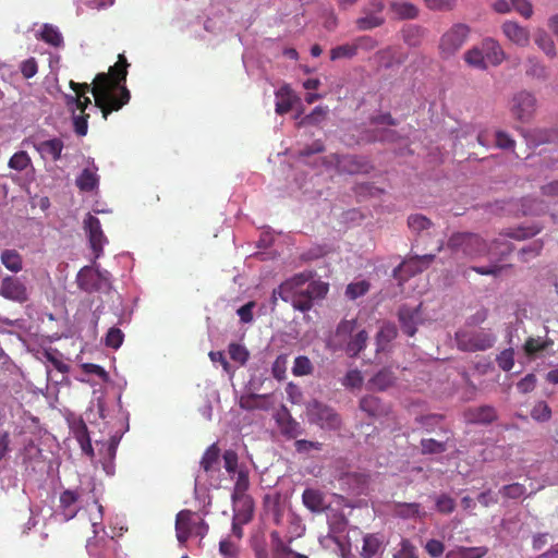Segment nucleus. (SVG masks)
Wrapping results in <instances>:
<instances>
[{"label":"nucleus","instance_id":"f257e3e1","mask_svg":"<svg viewBox=\"0 0 558 558\" xmlns=\"http://www.w3.org/2000/svg\"><path fill=\"white\" fill-rule=\"evenodd\" d=\"M129 63L124 54H119L118 61L109 68L107 73H98L93 86L87 83H76L70 81V87L75 96L68 97V105L75 104L81 110L80 116H75L74 130L78 136L87 133V120L89 114L85 113L86 108L92 105L89 97L86 96L90 92L95 98V107L98 108L105 120L113 111H119L131 99L130 90L125 86Z\"/></svg>","mask_w":558,"mask_h":558},{"label":"nucleus","instance_id":"f03ea898","mask_svg":"<svg viewBox=\"0 0 558 558\" xmlns=\"http://www.w3.org/2000/svg\"><path fill=\"white\" fill-rule=\"evenodd\" d=\"M311 272H300L280 284V299L290 302L294 310L308 312L314 300L324 299L328 293V284L323 281H311Z\"/></svg>","mask_w":558,"mask_h":558},{"label":"nucleus","instance_id":"7ed1b4c3","mask_svg":"<svg viewBox=\"0 0 558 558\" xmlns=\"http://www.w3.org/2000/svg\"><path fill=\"white\" fill-rule=\"evenodd\" d=\"M494 241L488 244L482 236L472 232H454L447 241V248L452 255L462 254L463 256L475 259L489 255Z\"/></svg>","mask_w":558,"mask_h":558},{"label":"nucleus","instance_id":"20e7f679","mask_svg":"<svg viewBox=\"0 0 558 558\" xmlns=\"http://www.w3.org/2000/svg\"><path fill=\"white\" fill-rule=\"evenodd\" d=\"M470 34V27L463 23H456L440 37L438 44L439 54L442 59L456 56L464 46Z\"/></svg>","mask_w":558,"mask_h":558},{"label":"nucleus","instance_id":"39448f33","mask_svg":"<svg viewBox=\"0 0 558 558\" xmlns=\"http://www.w3.org/2000/svg\"><path fill=\"white\" fill-rule=\"evenodd\" d=\"M456 341L461 351L475 352L490 349L496 338L484 330H459L456 332Z\"/></svg>","mask_w":558,"mask_h":558},{"label":"nucleus","instance_id":"423d86ee","mask_svg":"<svg viewBox=\"0 0 558 558\" xmlns=\"http://www.w3.org/2000/svg\"><path fill=\"white\" fill-rule=\"evenodd\" d=\"M76 283L86 293L107 291L111 287L110 272L84 266L76 276Z\"/></svg>","mask_w":558,"mask_h":558},{"label":"nucleus","instance_id":"0eeeda50","mask_svg":"<svg viewBox=\"0 0 558 558\" xmlns=\"http://www.w3.org/2000/svg\"><path fill=\"white\" fill-rule=\"evenodd\" d=\"M234 475H236V477L232 492L233 507H244L245 513L242 521L248 522L253 517V501L246 495L250 487L248 471L245 466H241Z\"/></svg>","mask_w":558,"mask_h":558},{"label":"nucleus","instance_id":"6e6552de","mask_svg":"<svg viewBox=\"0 0 558 558\" xmlns=\"http://www.w3.org/2000/svg\"><path fill=\"white\" fill-rule=\"evenodd\" d=\"M310 421L324 429L336 430L341 426L340 415L329 405L313 401L307 408Z\"/></svg>","mask_w":558,"mask_h":558},{"label":"nucleus","instance_id":"1a4fd4ad","mask_svg":"<svg viewBox=\"0 0 558 558\" xmlns=\"http://www.w3.org/2000/svg\"><path fill=\"white\" fill-rule=\"evenodd\" d=\"M536 107L537 100L535 96L530 92L520 90L511 99L510 112L515 120L526 123L533 119Z\"/></svg>","mask_w":558,"mask_h":558},{"label":"nucleus","instance_id":"9d476101","mask_svg":"<svg viewBox=\"0 0 558 558\" xmlns=\"http://www.w3.org/2000/svg\"><path fill=\"white\" fill-rule=\"evenodd\" d=\"M435 254L413 255L403 260L395 269V276H397L398 272H402L403 275L401 276V279L413 277L427 269L429 265L435 260Z\"/></svg>","mask_w":558,"mask_h":558},{"label":"nucleus","instance_id":"9b49d317","mask_svg":"<svg viewBox=\"0 0 558 558\" xmlns=\"http://www.w3.org/2000/svg\"><path fill=\"white\" fill-rule=\"evenodd\" d=\"M84 229L87 232L88 241L95 258H99L102 254L104 245L107 243V238L101 230L99 219L88 214L84 219Z\"/></svg>","mask_w":558,"mask_h":558},{"label":"nucleus","instance_id":"f8f14e48","mask_svg":"<svg viewBox=\"0 0 558 558\" xmlns=\"http://www.w3.org/2000/svg\"><path fill=\"white\" fill-rule=\"evenodd\" d=\"M468 424L488 425L497 421L498 414L493 405L470 407L463 412Z\"/></svg>","mask_w":558,"mask_h":558},{"label":"nucleus","instance_id":"ddd939ff","mask_svg":"<svg viewBox=\"0 0 558 558\" xmlns=\"http://www.w3.org/2000/svg\"><path fill=\"white\" fill-rule=\"evenodd\" d=\"M0 294L11 301L23 303L27 300V290L17 278L5 277L0 286Z\"/></svg>","mask_w":558,"mask_h":558},{"label":"nucleus","instance_id":"4468645a","mask_svg":"<svg viewBox=\"0 0 558 558\" xmlns=\"http://www.w3.org/2000/svg\"><path fill=\"white\" fill-rule=\"evenodd\" d=\"M33 146L44 160H51L53 162L60 160L64 148L63 141L59 137L34 142Z\"/></svg>","mask_w":558,"mask_h":558},{"label":"nucleus","instance_id":"2eb2a0df","mask_svg":"<svg viewBox=\"0 0 558 558\" xmlns=\"http://www.w3.org/2000/svg\"><path fill=\"white\" fill-rule=\"evenodd\" d=\"M506 38L519 47H526L530 44V31L513 21H506L501 25Z\"/></svg>","mask_w":558,"mask_h":558},{"label":"nucleus","instance_id":"dca6fc26","mask_svg":"<svg viewBox=\"0 0 558 558\" xmlns=\"http://www.w3.org/2000/svg\"><path fill=\"white\" fill-rule=\"evenodd\" d=\"M389 14L391 19L404 21V20H415L418 17L420 9L412 2L403 1V0H392L388 5Z\"/></svg>","mask_w":558,"mask_h":558},{"label":"nucleus","instance_id":"f3484780","mask_svg":"<svg viewBox=\"0 0 558 558\" xmlns=\"http://www.w3.org/2000/svg\"><path fill=\"white\" fill-rule=\"evenodd\" d=\"M420 307L415 308L403 305L399 308L398 317L402 331L409 337H413L416 332V325L420 319Z\"/></svg>","mask_w":558,"mask_h":558},{"label":"nucleus","instance_id":"a211bd4d","mask_svg":"<svg viewBox=\"0 0 558 558\" xmlns=\"http://www.w3.org/2000/svg\"><path fill=\"white\" fill-rule=\"evenodd\" d=\"M276 420L281 434L288 438H296L303 432L300 424L291 416L286 408L281 413H278Z\"/></svg>","mask_w":558,"mask_h":558},{"label":"nucleus","instance_id":"6ab92c4d","mask_svg":"<svg viewBox=\"0 0 558 558\" xmlns=\"http://www.w3.org/2000/svg\"><path fill=\"white\" fill-rule=\"evenodd\" d=\"M337 167L340 172L354 174L367 172L368 163L357 156L347 155L338 159Z\"/></svg>","mask_w":558,"mask_h":558},{"label":"nucleus","instance_id":"aec40b11","mask_svg":"<svg viewBox=\"0 0 558 558\" xmlns=\"http://www.w3.org/2000/svg\"><path fill=\"white\" fill-rule=\"evenodd\" d=\"M199 464L207 474H213L220 470V448L217 442L211 444L205 450Z\"/></svg>","mask_w":558,"mask_h":558},{"label":"nucleus","instance_id":"412c9836","mask_svg":"<svg viewBox=\"0 0 558 558\" xmlns=\"http://www.w3.org/2000/svg\"><path fill=\"white\" fill-rule=\"evenodd\" d=\"M80 498V494L77 490L66 489L60 495V508L61 514L63 515L65 521L73 519L78 511V508L75 506Z\"/></svg>","mask_w":558,"mask_h":558},{"label":"nucleus","instance_id":"4be33fe9","mask_svg":"<svg viewBox=\"0 0 558 558\" xmlns=\"http://www.w3.org/2000/svg\"><path fill=\"white\" fill-rule=\"evenodd\" d=\"M302 502L312 512L320 513L327 509L325 496L319 489L306 488L302 494Z\"/></svg>","mask_w":558,"mask_h":558},{"label":"nucleus","instance_id":"5701e85b","mask_svg":"<svg viewBox=\"0 0 558 558\" xmlns=\"http://www.w3.org/2000/svg\"><path fill=\"white\" fill-rule=\"evenodd\" d=\"M482 49L486 61L493 65H499L506 59V54L501 46L493 38L484 39L482 43Z\"/></svg>","mask_w":558,"mask_h":558},{"label":"nucleus","instance_id":"b1692460","mask_svg":"<svg viewBox=\"0 0 558 558\" xmlns=\"http://www.w3.org/2000/svg\"><path fill=\"white\" fill-rule=\"evenodd\" d=\"M384 546V536L380 533H368L363 537L361 556L363 558L375 557Z\"/></svg>","mask_w":558,"mask_h":558},{"label":"nucleus","instance_id":"393cba45","mask_svg":"<svg viewBox=\"0 0 558 558\" xmlns=\"http://www.w3.org/2000/svg\"><path fill=\"white\" fill-rule=\"evenodd\" d=\"M276 113L279 116L286 114L292 110L295 96L289 85L281 86L276 92Z\"/></svg>","mask_w":558,"mask_h":558},{"label":"nucleus","instance_id":"a878e982","mask_svg":"<svg viewBox=\"0 0 558 558\" xmlns=\"http://www.w3.org/2000/svg\"><path fill=\"white\" fill-rule=\"evenodd\" d=\"M527 141L534 146L554 143L558 140V131L556 129L536 128L526 134Z\"/></svg>","mask_w":558,"mask_h":558},{"label":"nucleus","instance_id":"bb28decb","mask_svg":"<svg viewBox=\"0 0 558 558\" xmlns=\"http://www.w3.org/2000/svg\"><path fill=\"white\" fill-rule=\"evenodd\" d=\"M71 430L73 433L74 438L80 444L82 450L87 454H93L92 441L85 422L83 420L74 422L71 426Z\"/></svg>","mask_w":558,"mask_h":558},{"label":"nucleus","instance_id":"cd10ccee","mask_svg":"<svg viewBox=\"0 0 558 558\" xmlns=\"http://www.w3.org/2000/svg\"><path fill=\"white\" fill-rule=\"evenodd\" d=\"M488 553L486 546L464 547L457 546L446 554V558H483Z\"/></svg>","mask_w":558,"mask_h":558},{"label":"nucleus","instance_id":"c85d7f7f","mask_svg":"<svg viewBox=\"0 0 558 558\" xmlns=\"http://www.w3.org/2000/svg\"><path fill=\"white\" fill-rule=\"evenodd\" d=\"M240 408L251 411V410H268V396L267 395H255L250 393L242 396L239 401Z\"/></svg>","mask_w":558,"mask_h":558},{"label":"nucleus","instance_id":"c756f323","mask_svg":"<svg viewBox=\"0 0 558 558\" xmlns=\"http://www.w3.org/2000/svg\"><path fill=\"white\" fill-rule=\"evenodd\" d=\"M396 381V376L390 368H383L377 372L368 381L371 389L379 391L386 390L391 387Z\"/></svg>","mask_w":558,"mask_h":558},{"label":"nucleus","instance_id":"7c9ffc66","mask_svg":"<svg viewBox=\"0 0 558 558\" xmlns=\"http://www.w3.org/2000/svg\"><path fill=\"white\" fill-rule=\"evenodd\" d=\"M270 544L272 558H290L294 553L290 546L284 543L278 531L270 532Z\"/></svg>","mask_w":558,"mask_h":558},{"label":"nucleus","instance_id":"2f4dec72","mask_svg":"<svg viewBox=\"0 0 558 558\" xmlns=\"http://www.w3.org/2000/svg\"><path fill=\"white\" fill-rule=\"evenodd\" d=\"M2 265L12 272H19L23 268V259L16 250H4L0 256Z\"/></svg>","mask_w":558,"mask_h":558},{"label":"nucleus","instance_id":"473e14b6","mask_svg":"<svg viewBox=\"0 0 558 558\" xmlns=\"http://www.w3.org/2000/svg\"><path fill=\"white\" fill-rule=\"evenodd\" d=\"M76 186L82 192H92L97 189L99 178L95 171L90 169H84L81 174L76 178Z\"/></svg>","mask_w":558,"mask_h":558},{"label":"nucleus","instance_id":"72a5a7b5","mask_svg":"<svg viewBox=\"0 0 558 558\" xmlns=\"http://www.w3.org/2000/svg\"><path fill=\"white\" fill-rule=\"evenodd\" d=\"M360 409L369 416H379L386 412L380 399L372 395L360 400Z\"/></svg>","mask_w":558,"mask_h":558},{"label":"nucleus","instance_id":"f704fd0d","mask_svg":"<svg viewBox=\"0 0 558 558\" xmlns=\"http://www.w3.org/2000/svg\"><path fill=\"white\" fill-rule=\"evenodd\" d=\"M535 44L548 58L554 59L557 56L555 41L545 31H537Z\"/></svg>","mask_w":558,"mask_h":558},{"label":"nucleus","instance_id":"c9c22d12","mask_svg":"<svg viewBox=\"0 0 558 558\" xmlns=\"http://www.w3.org/2000/svg\"><path fill=\"white\" fill-rule=\"evenodd\" d=\"M385 23L383 15L363 12V16L356 19L355 25L359 31H371Z\"/></svg>","mask_w":558,"mask_h":558},{"label":"nucleus","instance_id":"e433bc0d","mask_svg":"<svg viewBox=\"0 0 558 558\" xmlns=\"http://www.w3.org/2000/svg\"><path fill=\"white\" fill-rule=\"evenodd\" d=\"M40 39L53 47H60L63 44V37L61 33L56 26L50 24H45L43 26L40 32Z\"/></svg>","mask_w":558,"mask_h":558},{"label":"nucleus","instance_id":"4c0bfd02","mask_svg":"<svg viewBox=\"0 0 558 558\" xmlns=\"http://www.w3.org/2000/svg\"><path fill=\"white\" fill-rule=\"evenodd\" d=\"M368 336L365 330L359 331L351 340L348 342L345 351L350 356H356L359 353L366 347Z\"/></svg>","mask_w":558,"mask_h":558},{"label":"nucleus","instance_id":"58836bf2","mask_svg":"<svg viewBox=\"0 0 558 558\" xmlns=\"http://www.w3.org/2000/svg\"><path fill=\"white\" fill-rule=\"evenodd\" d=\"M9 168L16 171H24L27 168H32V159L27 151L20 150L13 154V156L9 159L8 162Z\"/></svg>","mask_w":558,"mask_h":558},{"label":"nucleus","instance_id":"ea45409f","mask_svg":"<svg viewBox=\"0 0 558 558\" xmlns=\"http://www.w3.org/2000/svg\"><path fill=\"white\" fill-rule=\"evenodd\" d=\"M553 343L554 342L550 339L543 340L542 338L530 337L525 341L524 351L527 355H534L548 349Z\"/></svg>","mask_w":558,"mask_h":558},{"label":"nucleus","instance_id":"a19ab883","mask_svg":"<svg viewBox=\"0 0 558 558\" xmlns=\"http://www.w3.org/2000/svg\"><path fill=\"white\" fill-rule=\"evenodd\" d=\"M432 226V220L421 214H414L408 217V227L413 232L420 233L422 231L428 230Z\"/></svg>","mask_w":558,"mask_h":558},{"label":"nucleus","instance_id":"79ce46f5","mask_svg":"<svg viewBox=\"0 0 558 558\" xmlns=\"http://www.w3.org/2000/svg\"><path fill=\"white\" fill-rule=\"evenodd\" d=\"M465 62L476 69H486V59L483 49L472 48L464 53Z\"/></svg>","mask_w":558,"mask_h":558},{"label":"nucleus","instance_id":"37998d69","mask_svg":"<svg viewBox=\"0 0 558 558\" xmlns=\"http://www.w3.org/2000/svg\"><path fill=\"white\" fill-rule=\"evenodd\" d=\"M228 353L230 359L239 363L241 366L245 365L250 357L247 349L244 345L234 342L229 344Z\"/></svg>","mask_w":558,"mask_h":558},{"label":"nucleus","instance_id":"c03bdc74","mask_svg":"<svg viewBox=\"0 0 558 558\" xmlns=\"http://www.w3.org/2000/svg\"><path fill=\"white\" fill-rule=\"evenodd\" d=\"M396 514L403 519L415 518L421 515V505L416 502L398 504L396 506Z\"/></svg>","mask_w":558,"mask_h":558},{"label":"nucleus","instance_id":"a18cd8bd","mask_svg":"<svg viewBox=\"0 0 558 558\" xmlns=\"http://www.w3.org/2000/svg\"><path fill=\"white\" fill-rule=\"evenodd\" d=\"M313 364L311 360L305 355H300L295 357L294 364L292 367V373L294 376H305L313 373Z\"/></svg>","mask_w":558,"mask_h":558},{"label":"nucleus","instance_id":"49530a36","mask_svg":"<svg viewBox=\"0 0 558 558\" xmlns=\"http://www.w3.org/2000/svg\"><path fill=\"white\" fill-rule=\"evenodd\" d=\"M356 56L354 43L337 46L330 50V60L351 59Z\"/></svg>","mask_w":558,"mask_h":558},{"label":"nucleus","instance_id":"de8ad7c7","mask_svg":"<svg viewBox=\"0 0 558 558\" xmlns=\"http://www.w3.org/2000/svg\"><path fill=\"white\" fill-rule=\"evenodd\" d=\"M425 7L435 12H449L457 5V0H423Z\"/></svg>","mask_w":558,"mask_h":558},{"label":"nucleus","instance_id":"09e8293b","mask_svg":"<svg viewBox=\"0 0 558 558\" xmlns=\"http://www.w3.org/2000/svg\"><path fill=\"white\" fill-rule=\"evenodd\" d=\"M399 549L393 554V558H418L417 549L408 538H402Z\"/></svg>","mask_w":558,"mask_h":558},{"label":"nucleus","instance_id":"8fccbe9b","mask_svg":"<svg viewBox=\"0 0 558 558\" xmlns=\"http://www.w3.org/2000/svg\"><path fill=\"white\" fill-rule=\"evenodd\" d=\"M421 447L422 453L424 454L442 453L447 449L445 442L435 440L433 438L422 439Z\"/></svg>","mask_w":558,"mask_h":558},{"label":"nucleus","instance_id":"3c124183","mask_svg":"<svg viewBox=\"0 0 558 558\" xmlns=\"http://www.w3.org/2000/svg\"><path fill=\"white\" fill-rule=\"evenodd\" d=\"M223 465L229 475L233 476L241 468L239 466V457L234 450H226L222 454Z\"/></svg>","mask_w":558,"mask_h":558},{"label":"nucleus","instance_id":"603ef678","mask_svg":"<svg viewBox=\"0 0 558 558\" xmlns=\"http://www.w3.org/2000/svg\"><path fill=\"white\" fill-rule=\"evenodd\" d=\"M531 416L535 421L547 422L551 417V410L545 401H539L533 407Z\"/></svg>","mask_w":558,"mask_h":558},{"label":"nucleus","instance_id":"864d4df0","mask_svg":"<svg viewBox=\"0 0 558 558\" xmlns=\"http://www.w3.org/2000/svg\"><path fill=\"white\" fill-rule=\"evenodd\" d=\"M123 339L124 335L121 329L111 327L105 337V344L112 349H119L123 343Z\"/></svg>","mask_w":558,"mask_h":558},{"label":"nucleus","instance_id":"5fc2aeb1","mask_svg":"<svg viewBox=\"0 0 558 558\" xmlns=\"http://www.w3.org/2000/svg\"><path fill=\"white\" fill-rule=\"evenodd\" d=\"M368 290H369V283L365 280H362L359 282L350 283L347 287L345 294L349 299L355 300V299L364 295L365 293H367Z\"/></svg>","mask_w":558,"mask_h":558},{"label":"nucleus","instance_id":"6e6d98bb","mask_svg":"<svg viewBox=\"0 0 558 558\" xmlns=\"http://www.w3.org/2000/svg\"><path fill=\"white\" fill-rule=\"evenodd\" d=\"M287 366H288V356L286 354L278 355L271 366L272 376L278 380L284 379L286 373H287Z\"/></svg>","mask_w":558,"mask_h":558},{"label":"nucleus","instance_id":"4d7b16f0","mask_svg":"<svg viewBox=\"0 0 558 558\" xmlns=\"http://www.w3.org/2000/svg\"><path fill=\"white\" fill-rule=\"evenodd\" d=\"M234 515L232 520V534L238 538L241 539L243 537V529L242 524H245L246 522H243L242 519L244 518L245 508L242 507H233Z\"/></svg>","mask_w":558,"mask_h":558},{"label":"nucleus","instance_id":"13d9d810","mask_svg":"<svg viewBox=\"0 0 558 558\" xmlns=\"http://www.w3.org/2000/svg\"><path fill=\"white\" fill-rule=\"evenodd\" d=\"M496 361H497L498 366L502 371L509 372L514 366V352H513V350L512 349H506V350L501 351L497 355Z\"/></svg>","mask_w":558,"mask_h":558},{"label":"nucleus","instance_id":"bf43d9fd","mask_svg":"<svg viewBox=\"0 0 558 558\" xmlns=\"http://www.w3.org/2000/svg\"><path fill=\"white\" fill-rule=\"evenodd\" d=\"M436 509L440 513L449 514L456 509V501L449 495L441 494L436 499Z\"/></svg>","mask_w":558,"mask_h":558},{"label":"nucleus","instance_id":"052dcab7","mask_svg":"<svg viewBox=\"0 0 558 558\" xmlns=\"http://www.w3.org/2000/svg\"><path fill=\"white\" fill-rule=\"evenodd\" d=\"M526 492V488L523 484L520 483H512L509 485H505L500 493L504 495V497L509 499H518L521 496H523Z\"/></svg>","mask_w":558,"mask_h":558},{"label":"nucleus","instance_id":"680f3d73","mask_svg":"<svg viewBox=\"0 0 558 558\" xmlns=\"http://www.w3.org/2000/svg\"><path fill=\"white\" fill-rule=\"evenodd\" d=\"M424 31L422 27L413 25L403 31L404 41L410 46H417Z\"/></svg>","mask_w":558,"mask_h":558},{"label":"nucleus","instance_id":"e2e57ef3","mask_svg":"<svg viewBox=\"0 0 558 558\" xmlns=\"http://www.w3.org/2000/svg\"><path fill=\"white\" fill-rule=\"evenodd\" d=\"M192 511L182 510L175 518V531H191L192 532Z\"/></svg>","mask_w":558,"mask_h":558},{"label":"nucleus","instance_id":"0e129e2a","mask_svg":"<svg viewBox=\"0 0 558 558\" xmlns=\"http://www.w3.org/2000/svg\"><path fill=\"white\" fill-rule=\"evenodd\" d=\"M355 51L364 50L372 51L378 46L377 39L372 36L364 35L354 39Z\"/></svg>","mask_w":558,"mask_h":558},{"label":"nucleus","instance_id":"69168bd1","mask_svg":"<svg viewBox=\"0 0 558 558\" xmlns=\"http://www.w3.org/2000/svg\"><path fill=\"white\" fill-rule=\"evenodd\" d=\"M363 384V377L360 371H349L342 379V385L347 388H360Z\"/></svg>","mask_w":558,"mask_h":558},{"label":"nucleus","instance_id":"338daca9","mask_svg":"<svg viewBox=\"0 0 558 558\" xmlns=\"http://www.w3.org/2000/svg\"><path fill=\"white\" fill-rule=\"evenodd\" d=\"M495 145L500 149H514L515 141L505 131H497Z\"/></svg>","mask_w":558,"mask_h":558},{"label":"nucleus","instance_id":"774afa93","mask_svg":"<svg viewBox=\"0 0 558 558\" xmlns=\"http://www.w3.org/2000/svg\"><path fill=\"white\" fill-rule=\"evenodd\" d=\"M219 551L225 558H235L239 553V548L230 538H225L219 543Z\"/></svg>","mask_w":558,"mask_h":558}]
</instances>
